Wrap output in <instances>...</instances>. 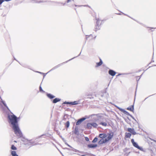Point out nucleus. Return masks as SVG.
<instances>
[{
  "instance_id": "a878e982",
  "label": "nucleus",
  "mask_w": 156,
  "mask_h": 156,
  "mask_svg": "<svg viewBox=\"0 0 156 156\" xmlns=\"http://www.w3.org/2000/svg\"><path fill=\"white\" fill-rule=\"evenodd\" d=\"M39 89H40V92H42V93H44L45 92V91H44L42 89V88H41V85H40V87H39Z\"/></svg>"
},
{
  "instance_id": "58836bf2",
  "label": "nucleus",
  "mask_w": 156,
  "mask_h": 156,
  "mask_svg": "<svg viewBox=\"0 0 156 156\" xmlns=\"http://www.w3.org/2000/svg\"><path fill=\"white\" fill-rule=\"evenodd\" d=\"M76 129H75V133H76Z\"/></svg>"
},
{
  "instance_id": "9d476101",
  "label": "nucleus",
  "mask_w": 156,
  "mask_h": 156,
  "mask_svg": "<svg viewBox=\"0 0 156 156\" xmlns=\"http://www.w3.org/2000/svg\"><path fill=\"white\" fill-rule=\"evenodd\" d=\"M47 96L50 99H52L55 97V96L50 94H47Z\"/></svg>"
},
{
  "instance_id": "72a5a7b5",
  "label": "nucleus",
  "mask_w": 156,
  "mask_h": 156,
  "mask_svg": "<svg viewBox=\"0 0 156 156\" xmlns=\"http://www.w3.org/2000/svg\"><path fill=\"white\" fill-rule=\"evenodd\" d=\"M4 1L3 0H0V5H1Z\"/></svg>"
},
{
  "instance_id": "37998d69",
  "label": "nucleus",
  "mask_w": 156,
  "mask_h": 156,
  "mask_svg": "<svg viewBox=\"0 0 156 156\" xmlns=\"http://www.w3.org/2000/svg\"><path fill=\"white\" fill-rule=\"evenodd\" d=\"M80 54H81V52L80 53V54H79V55H78V56H79L80 55Z\"/></svg>"
},
{
  "instance_id": "4c0bfd02",
  "label": "nucleus",
  "mask_w": 156,
  "mask_h": 156,
  "mask_svg": "<svg viewBox=\"0 0 156 156\" xmlns=\"http://www.w3.org/2000/svg\"><path fill=\"white\" fill-rule=\"evenodd\" d=\"M122 13L123 14H124V15H126V16H129V17H130L129 16H128V15H127L126 14H124V13Z\"/></svg>"
},
{
  "instance_id": "49530a36",
  "label": "nucleus",
  "mask_w": 156,
  "mask_h": 156,
  "mask_svg": "<svg viewBox=\"0 0 156 156\" xmlns=\"http://www.w3.org/2000/svg\"><path fill=\"white\" fill-rule=\"evenodd\" d=\"M32 145H35V144H32Z\"/></svg>"
},
{
  "instance_id": "412c9836",
  "label": "nucleus",
  "mask_w": 156,
  "mask_h": 156,
  "mask_svg": "<svg viewBox=\"0 0 156 156\" xmlns=\"http://www.w3.org/2000/svg\"><path fill=\"white\" fill-rule=\"evenodd\" d=\"M100 124L101 125L104 126H105L107 125V123L105 122H100Z\"/></svg>"
},
{
  "instance_id": "39448f33",
  "label": "nucleus",
  "mask_w": 156,
  "mask_h": 156,
  "mask_svg": "<svg viewBox=\"0 0 156 156\" xmlns=\"http://www.w3.org/2000/svg\"><path fill=\"white\" fill-rule=\"evenodd\" d=\"M127 130L128 132H129L133 135H135L136 134V133L133 129L131 128H128Z\"/></svg>"
},
{
  "instance_id": "ea45409f",
  "label": "nucleus",
  "mask_w": 156,
  "mask_h": 156,
  "mask_svg": "<svg viewBox=\"0 0 156 156\" xmlns=\"http://www.w3.org/2000/svg\"><path fill=\"white\" fill-rule=\"evenodd\" d=\"M89 98L91 99L92 98H93V97H89Z\"/></svg>"
},
{
  "instance_id": "393cba45",
  "label": "nucleus",
  "mask_w": 156,
  "mask_h": 156,
  "mask_svg": "<svg viewBox=\"0 0 156 156\" xmlns=\"http://www.w3.org/2000/svg\"><path fill=\"white\" fill-rule=\"evenodd\" d=\"M36 72L37 73H40L41 74H42L43 75V78H44V77H45V76H46V74H47L48 73H41V72H38V71H37Z\"/></svg>"
},
{
  "instance_id": "b1692460",
  "label": "nucleus",
  "mask_w": 156,
  "mask_h": 156,
  "mask_svg": "<svg viewBox=\"0 0 156 156\" xmlns=\"http://www.w3.org/2000/svg\"><path fill=\"white\" fill-rule=\"evenodd\" d=\"M97 20L96 24L99 25V26H100V25L101 23V20L99 19H97Z\"/></svg>"
},
{
  "instance_id": "4468645a",
  "label": "nucleus",
  "mask_w": 156,
  "mask_h": 156,
  "mask_svg": "<svg viewBox=\"0 0 156 156\" xmlns=\"http://www.w3.org/2000/svg\"><path fill=\"white\" fill-rule=\"evenodd\" d=\"M88 146L90 148H94L97 147V144H89L88 145Z\"/></svg>"
},
{
  "instance_id": "bb28decb",
  "label": "nucleus",
  "mask_w": 156,
  "mask_h": 156,
  "mask_svg": "<svg viewBox=\"0 0 156 156\" xmlns=\"http://www.w3.org/2000/svg\"><path fill=\"white\" fill-rule=\"evenodd\" d=\"M69 121L67 122L66 123V126L67 128H68L69 126Z\"/></svg>"
},
{
  "instance_id": "f8f14e48",
  "label": "nucleus",
  "mask_w": 156,
  "mask_h": 156,
  "mask_svg": "<svg viewBox=\"0 0 156 156\" xmlns=\"http://www.w3.org/2000/svg\"><path fill=\"white\" fill-rule=\"evenodd\" d=\"M106 142V141L104 139H101L98 142V144H102Z\"/></svg>"
},
{
  "instance_id": "a19ab883",
  "label": "nucleus",
  "mask_w": 156,
  "mask_h": 156,
  "mask_svg": "<svg viewBox=\"0 0 156 156\" xmlns=\"http://www.w3.org/2000/svg\"><path fill=\"white\" fill-rule=\"evenodd\" d=\"M68 145V146L69 147H71V146H70V145Z\"/></svg>"
},
{
  "instance_id": "5701e85b",
  "label": "nucleus",
  "mask_w": 156,
  "mask_h": 156,
  "mask_svg": "<svg viewBox=\"0 0 156 156\" xmlns=\"http://www.w3.org/2000/svg\"><path fill=\"white\" fill-rule=\"evenodd\" d=\"M78 103L77 101H74L73 102H71V105H76L78 104Z\"/></svg>"
},
{
  "instance_id": "a211bd4d",
  "label": "nucleus",
  "mask_w": 156,
  "mask_h": 156,
  "mask_svg": "<svg viewBox=\"0 0 156 156\" xmlns=\"http://www.w3.org/2000/svg\"><path fill=\"white\" fill-rule=\"evenodd\" d=\"M99 137L101 138H105L106 134L104 133H101L99 134Z\"/></svg>"
},
{
  "instance_id": "423d86ee",
  "label": "nucleus",
  "mask_w": 156,
  "mask_h": 156,
  "mask_svg": "<svg viewBox=\"0 0 156 156\" xmlns=\"http://www.w3.org/2000/svg\"><path fill=\"white\" fill-rule=\"evenodd\" d=\"M85 119L86 118H83L78 120L77 122H76V125H78L80 124L82 122L84 121L85 120Z\"/></svg>"
},
{
  "instance_id": "0eeeda50",
  "label": "nucleus",
  "mask_w": 156,
  "mask_h": 156,
  "mask_svg": "<svg viewBox=\"0 0 156 156\" xmlns=\"http://www.w3.org/2000/svg\"><path fill=\"white\" fill-rule=\"evenodd\" d=\"M108 73L110 75L112 76H115L116 74L115 72L111 69H110L109 70Z\"/></svg>"
},
{
  "instance_id": "6ab92c4d",
  "label": "nucleus",
  "mask_w": 156,
  "mask_h": 156,
  "mask_svg": "<svg viewBox=\"0 0 156 156\" xmlns=\"http://www.w3.org/2000/svg\"><path fill=\"white\" fill-rule=\"evenodd\" d=\"M87 127L88 129H91L92 128L91 123H88L87 124Z\"/></svg>"
},
{
  "instance_id": "7ed1b4c3",
  "label": "nucleus",
  "mask_w": 156,
  "mask_h": 156,
  "mask_svg": "<svg viewBox=\"0 0 156 156\" xmlns=\"http://www.w3.org/2000/svg\"><path fill=\"white\" fill-rule=\"evenodd\" d=\"M131 142L132 143L133 146L134 147L137 148L138 149H139L140 150H141L142 149L141 147L138 146V145L137 143H136V142H134V140L133 139H132L131 140Z\"/></svg>"
},
{
  "instance_id": "c756f323",
  "label": "nucleus",
  "mask_w": 156,
  "mask_h": 156,
  "mask_svg": "<svg viewBox=\"0 0 156 156\" xmlns=\"http://www.w3.org/2000/svg\"><path fill=\"white\" fill-rule=\"evenodd\" d=\"M11 149L12 150H16V148L14 145H12L11 146Z\"/></svg>"
},
{
  "instance_id": "f704fd0d",
  "label": "nucleus",
  "mask_w": 156,
  "mask_h": 156,
  "mask_svg": "<svg viewBox=\"0 0 156 156\" xmlns=\"http://www.w3.org/2000/svg\"><path fill=\"white\" fill-rule=\"evenodd\" d=\"M141 75H141L140 76H137L136 75H135V76H134V77H136H136H140V78H140L141 77Z\"/></svg>"
},
{
  "instance_id": "6e6552de",
  "label": "nucleus",
  "mask_w": 156,
  "mask_h": 156,
  "mask_svg": "<svg viewBox=\"0 0 156 156\" xmlns=\"http://www.w3.org/2000/svg\"><path fill=\"white\" fill-rule=\"evenodd\" d=\"M103 63V62L101 59H100V62H97L95 66L96 67H98L101 66Z\"/></svg>"
},
{
  "instance_id": "dca6fc26",
  "label": "nucleus",
  "mask_w": 156,
  "mask_h": 156,
  "mask_svg": "<svg viewBox=\"0 0 156 156\" xmlns=\"http://www.w3.org/2000/svg\"><path fill=\"white\" fill-rule=\"evenodd\" d=\"M100 26L99 25L96 24L95 27V30L97 31L100 30Z\"/></svg>"
},
{
  "instance_id": "9b49d317",
  "label": "nucleus",
  "mask_w": 156,
  "mask_h": 156,
  "mask_svg": "<svg viewBox=\"0 0 156 156\" xmlns=\"http://www.w3.org/2000/svg\"><path fill=\"white\" fill-rule=\"evenodd\" d=\"M61 100V99L59 98H55L53 100L52 102L53 103H56L57 102L60 101Z\"/></svg>"
},
{
  "instance_id": "7c9ffc66",
  "label": "nucleus",
  "mask_w": 156,
  "mask_h": 156,
  "mask_svg": "<svg viewBox=\"0 0 156 156\" xmlns=\"http://www.w3.org/2000/svg\"><path fill=\"white\" fill-rule=\"evenodd\" d=\"M64 103L65 104H70L71 105V102H69L65 101L64 102Z\"/></svg>"
},
{
  "instance_id": "f3484780",
  "label": "nucleus",
  "mask_w": 156,
  "mask_h": 156,
  "mask_svg": "<svg viewBox=\"0 0 156 156\" xmlns=\"http://www.w3.org/2000/svg\"><path fill=\"white\" fill-rule=\"evenodd\" d=\"M11 154L12 156H18L16 154V152L15 151H12Z\"/></svg>"
},
{
  "instance_id": "c03bdc74",
  "label": "nucleus",
  "mask_w": 156,
  "mask_h": 156,
  "mask_svg": "<svg viewBox=\"0 0 156 156\" xmlns=\"http://www.w3.org/2000/svg\"><path fill=\"white\" fill-rule=\"evenodd\" d=\"M118 14H119V15H121L120 13Z\"/></svg>"
},
{
  "instance_id": "cd10ccee",
  "label": "nucleus",
  "mask_w": 156,
  "mask_h": 156,
  "mask_svg": "<svg viewBox=\"0 0 156 156\" xmlns=\"http://www.w3.org/2000/svg\"><path fill=\"white\" fill-rule=\"evenodd\" d=\"M43 2V1H41V0L39 1H38L37 0H34V2L35 3H41V2Z\"/></svg>"
},
{
  "instance_id": "f257e3e1",
  "label": "nucleus",
  "mask_w": 156,
  "mask_h": 156,
  "mask_svg": "<svg viewBox=\"0 0 156 156\" xmlns=\"http://www.w3.org/2000/svg\"><path fill=\"white\" fill-rule=\"evenodd\" d=\"M9 122L12 125L14 131L18 138L22 136V134L19 126L17 117L13 114H9L8 116Z\"/></svg>"
},
{
  "instance_id": "a18cd8bd",
  "label": "nucleus",
  "mask_w": 156,
  "mask_h": 156,
  "mask_svg": "<svg viewBox=\"0 0 156 156\" xmlns=\"http://www.w3.org/2000/svg\"><path fill=\"white\" fill-rule=\"evenodd\" d=\"M151 28V29H153L154 28Z\"/></svg>"
},
{
  "instance_id": "f03ea898",
  "label": "nucleus",
  "mask_w": 156,
  "mask_h": 156,
  "mask_svg": "<svg viewBox=\"0 0 156 156\" xmlns=\"http://www.w3.org/2000/svg\"><path fill=\"white\" fill-rule=\"evenodd\" d=\"M106 138L105 140L107 142L112 138L113 136V134L112 133H109L107 135H106Z\"/></svg>"
},
{
  "instance_id": "4be33fe9",
  "label": "nucleus",
  "mask_w": 156,
  "mask_h": 156,
  "mask_svg": "<svg viewBox=\"0 0 156 156\" xmlns=\"http://www.w3.org/2000/svg\"><path fill=\"white\" fill-rule=\"evenodd\" d=\"M131 136V134L130 133H126L125 136L127 138H129Z\"/></svg>"
},
{
  "instance_id": "2f4dec72",
  "label": "nucleus",
  "mask_w": 156,
  "mask_h": 156,
  "mask_svg": "<svg viewBox=\"0 0 156 156\" xmlns=\"http://www.w3.org/2000/svg\"><path fill=\"white\" fill-rule=\"evenodd\" d=\"M75 5V6H78V7H81V6H88V5Z\"/></svg>"
},
{
  "instance_id": "c85d7f7f",
  "label": "nucleus",
  "mask_w": 156,
  "mask_h": 156,
  "mask_svg": "<svg viewBox=\"0 0 156 156\" xmlns=\"http://www.w3.org/2000/svg\"><path fill=\"white\" fill-rule=\"evenodd\" d=\"M98 138L97 137L95 138L92 141L93 143H95L97 141Z\"/></svg>"
},
{
  "instance_id": "c9c22d12",
  "label": "nucleus",
  "mask_w": 156,
  "mask_h": 156,
  "mask_svg": "<svg viewBox=\"0 0 156 156\" xmlns=\"http://www.w3.org/2000/svg\"><path fill=\"white\" fill-rule=\"evenodd\" d=\"M85 140L87 141H89V139L88 137H85Z\"/></svg>"
},
{
  "instance_id": "1a4fd4ad",
  "label": "nucleus",
  "mask_w": 156,
  "mask_h": 156,
  "mask_svg": "<svg viewBox=\"0 0 156 156\" xmlns=\"http://www.w3.org/2000/svg\"><path fill=\"white\" fill-rule=\"evenodd\" d=\"M128 75V74L126 73H119L118 75H117L116 76L117 77H118L119 76H121V77H127V75Z\"/></svg>"
},
{
  "instance_id": "79ce46f5",
  "label": "nucleus",
  "mask_w": 156,
  "mask_h": 156,
  "mask_svg": "<svg viewBox=\"0 0 156 156\" xmlns=\"http://www.w3.org/2000/svg\"><path fill=\"white\" fill-rule=\"evenodd\" d=\"M132 118H133V119H134V120H135V119L134 118H133V117H132Z\"/></svg>"
},
{
  "instance_id": "2eb2a0df",
  "label": "nucleus",
  "mask_w": 156,
  "mask_h": 156,
  "mask_svg": "<svg viewBox=\"0 0 156 156\" xmlns=\"http://www.w3.org/2000/svg\"><path fill=\"white\" fill-rule=\"evenodd\" d=\"M91 124L92 127H93L94 128H96L98 126V124L95 122H91Z\"/></svg>"
},
{
  "instance_id": "20e7f679",
  "label": "nucleus",
  "mask_w": 156,
  "mask_h": 156,
  "mask_svg": "<svg viewBox=\"0 0 156 156\" xmlns=\"http://www.w3.org/2000/svg\"><path fill=\"white\" fill-rule=\"evenodd\" d=\"M75 58V57H74V58H71V59H70L69 60L67 61H66V62H63V63H61V64H58V65H57V66H55V67H53V68H52V69H51L50 71H51V70H54V69H57V68H58V67H60L61 66V65H62V64H63V63H66V62H68L69 61L71 60H72V59H73V58Z\"/></svg>"
},
{
  "instance_id": "aec40b11",
  "label": "nucleus",
  "mask_w": 156,
  "mask_h": 156,
  "mask_svg": "<svg viewBox=\"0 0 156 156\" xmlns=\"http://www.w3.org/2000/svg\"><path fill=\"white\" fill-rule=\"evenodd\" d=\"M127 109L133 112L134 110V106L133 105H132V107H128L127 108Z\"/></svg>"
},
{
  "instance_id": "ddd939ff",
  "label": "nucleus",
  "mask_w": 156,
  "mask_h": 156,
  "mask_svg": "<svg viewBox=\"0 0 156 156\" xmlns=\"http://www.w3.org/2000/svg\"><path fill=\"white\" fill-rule=\"evenodd\" d=\"M117 108L119 109V110H120V111L123 112L124 113L126 114H128V113L126 111H125L123 109L119 107H117Z\"/></svg>"
},
{
  "instance_id": "473e14b6",
  "label": "nucleus",
  "mask_w": 156,
  "mask_h": 156,
  "mask_svg": "<svg viewBox=\"0 0 156 156\" xmlns=\"http://www.w3.org/2000/svg\"><path fill=\"white\" fill-rule=\"evenodd\" d=\"M57 3H60L62 4L63 5H65V3H61V2H56Z\"/></svg>"
},
{
  "instance_id": "e433bc0d",
  "label": "nucleus",
  "mask_w": 156,
  "mask_h": 156,
  "mask_svg": "<svg viewBox=\"0 0 156 156\" xmlns=\"http://www.w3.org/2000/svg\"><path fill=\"white\" fill-rule=\"evenodd\" d=\"M71 0H67V2H66L67 3H69V2H70L71 1Z\"/></svg>"
}]
</instances>
